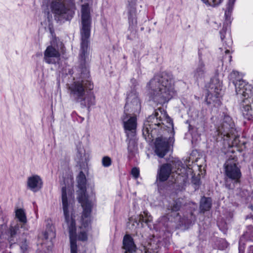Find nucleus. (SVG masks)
Returning <instances> with one entry per match:
<instances>
[{"label":"nucleus","instance_id":"bb28decb","mask_svg":"<svg viewBox=\"0 0 253 253\" xmlns=\"http://www.w3.org/2000/svg\"><path fill=\"white\" fill-rule=\"evenodd\" d=\"M127 150L129 156L133 157L137 147L136 140L135 136L133 137L129 136V137H127Z\"/></svg>","mask_w":253,"mask_h":253},{"label":"nucleus","instance_id":"09e8293b","mask_svg":"<svg viewBox=\"0 0 253 253\" xmlns=\"http://www.w3.org/2000/svg\"><path fill=\"white\" fill-rule=\"evenodd\" d=\"M228 217L230 218V219H232L233 217V214L232 213H231V212H229L228 213Z\"/></svg>","mask_w":253,"mask_h":253},{"label":"nucleus","instance_id":"c03bdc74","mask_svg":"<svg viewBox=\"0 0 253 253\" xmlns=\"http://www.w3.org/2000/svg\"><path fill=\"white\" fill-rule=\"evenodd\" d=\"M179 169V168H178L177 169V171H176L178 174H184V173H186V169H185V168L184 167L181 166V168L180 169V172H178Z\"/></svg>","mask_w":253,"mask_h":253},{"label":"nucleus","instance_id":"6ab92c4d","mask_svg":"<svg viewBox=\"0 0 253 253\" xmlns=\"http://www.w3.org/2000/svg\"><path fill=\"white\" fill-rule=\"evenodd\" d=\"M60 56V54L58 50L51 45L47 46L44 52V59L48 64H56V62L55 59L51 58H59Z\"/></svg>","mask_w":253,"mask_h":253},{"label":"nucleus","instance_id":"79ce46f5","mask_svg":"<svg viewBox=\"0 0 253 253\" xmlns=\"http://www.w3.org/2000/svg\"><path fill=\"white\" fill-rule=\"evenodd\" d=\"M28 244L27 243V240L26 239H24V241H22L21 243H20V248L21 249V250L23 251V252H25L26 251H27V249H28Z\"/></svg>","mask_w":253,"mask_h":253},{"label":"nucleus","instance_id":"864d4df0","mask_svg":"<svg viewBox=\"0 0 253 253\" xmlns=\"http://www.w3.org/2000/svg\"><path fill=\"white\" fill-rule=\"evenodd\" d=\"M230 53V50H229V49H227L225 50V54H228V53Z\"/></svg>","mask_w":253,"mask_h":253},{"label":"nucleus","instance_id":"ea45409f","mask_svg":"<svg viewBox=\"0 0 253 253\" xmlns=\"http://www.w3.org/2000/svg\"><path fill=\"white\" fill-rule=\"evenodd\" d=\"M239 253H244L245 252V243L242 242V238L239 242Z\"/></svg>","mask_w":253,"mask_h":253},{"label":"nucleus","instance_id":"9d476101","mask_svg":"<svg viewBox=\"0 0 253 253\" xmlns=\"http://www.w3.org/2000/svg\"><path fill=\"white\" fill-rule=\"evenodd\" d=\"M141 101L138 96V93L135 90L130 91L127 94L126 98L124 110V118L139 114L141 111Z\"/></svg>","mask_w":253,"mask_h":253},{"label":"nucleus","instance_id":"603ef678","mask_svg":"<svg viewBox=\"0 0 253 253\" xmlns=\"http://www.w3.org/2000/svg\"><path fill=\"white\" fill-rule=\"evenodd\" d=\"M68 195H69V196H70L71 197H72V191L70 192V191H69Z\"/></svg>","mask_w":253,"mask_h":253},{"label":"nucleus","instance_id":"f3484780","mask_svg":"<svg viewBox=\"0 0 253 253\" xmlns=\"http://www.w3.org/2000/svg\"><path fill=\"white\" fill-rule=\"evenodd\" d=\"M42 185V180L38 175H32L28 177L27 179V188L34 192H37L40 190Z\"/></svg>","mask_w":253,"mask_h":253},{"label":"nucleus","instance_id":"7c9ffc66","mask_svg":"<svg viewBox=\"0 0 253 253\" xmlns=\"http://www.w3.org/2000/svg\"><path fill=\"white\" fill-rule=\"evenodd\" d=\"M205 4L209 6L216 7L218 6L223 0H201Z\"/></svg>","mask_w":253,"mask_h":253},{"label":"nucleus","instance_id":"a19ab883","mask_svg":"<svg viewBox=\"0 0 253 253\" xmlns=\"http://www.w3.org/2000/svg\"><path fill=\"white\" fill-rule=\"evenodd\" d=\"M130 82L131 84V91L133 90H136V87L138 85V84L137 82V81L134 79H131L130 80Z\"/></svg>","mask_w":253,"mask_h":253},{"label":"nucleus","instance_id":"37998d69","mask_svg":"<svg viewBox=\"0 0 253 253\" xmlns=\"http://www.w3.org/2000/svg\"><path fill=\"white\" fill-rule=\"evenodd\" d=\"M77 158L78 159V163L80 164L83 162V156L82 153L81 151H78L77 154Z\"/></svg>","mask_w":253,"mask_h":253},{"label":"nucleus","instance_id":"72a5a7b5","mask_svg":"<svg viewBox=\"0 0 253 253\" xmlns=\"http://www.w3.org/2000/svg\"><path fill=\"white\" fill-rule=\"evenodd\" d=\"M136 27H137V26L134 27L133 28L130 27V25H129L128 29H129V30L130 31L131 34H130V35H128L127 36V39L130 40V41H132L136 38V33H137V31L136 30Z\"/></svg>","mask_w":253,"mask_h":253},{"label":"nucleus","instance_id":"4c0bfd02","mask_svg":"<svg viewBox=\"0 0 253 253\" xmlns=\"http://www.w3.org/2000/svg\"><path fill=\"white\" fill-rule=\"evenodd\" d=\"M131 174L135 178H137L139 176V169L136 167H134L131 169Z\"/></svg>","mask_w":253,"mask_h":253},{"label":"nucleus","instance_id":"4be33fe9","mask_svg":"<svg viewBox=\"0 0 253 253\" xmlns=\"http://www.w3.org/2000/svg\"><path fill=\"white\" fill-rule=\"evenodd\" d=\"M123 248L125 250L124 253H131L137 248L134 244L133 239L129 234H126L123 240Z\"/></svg>","mask_w":253,"mask_h":253},{"label":"nucleus","instance_id":"f704fd0d","mask_svg":"<svg viewBox=\"0 0 253 253\" xmlns=\"http://www.w3.org/2000/svg\"><path fill=\"white\" fill-rule=\"evenodd\" d=\"M102 164L104 167H108L111 165L112 160L109 157L105 156L102 158Z\"/></svg>","mask_w":253,"mask_h":253},{"label":"nucleus","instance_id":"2f4dec72","mask_svg":"<svg viewBox=\"0 0 253 253\" xmlns=\"http://www.w3.org/2000/svg\"><path fill=\"white\" fill-rule=\"evenodd\" d=\"M191 182L194 186L195 190L198 189L201 184L200 175L198 174L197 176L194 175L192 177Z\"/></svg>","mask_w":253,"mask_h":253},{"label":"nucleus","instance_id":"cd10ccee","mask_svg":"<svg viewBox=\"0 0 253 253\" xmlns=\"http://www.w3.org/2000/svg\"><path fill=\"white\" fill-rule=\"evenodd\" d=\"M143 253H158L159 246L154 242L150 243L147 246H143Z\"/></svg>","mask_w":253,"mask_h":253},{"label":"nucleus","instance_id":"e433bc0d","mask_svg":"<svg viewBox=\"0 0 253 253\" xmlns=\"http://www.w3.org/2000/svg\"><path fill=\"white\" fill-rule=\"evenodd\" d=\"M138 219H135V222L137 225L139 224V222H141V223H142V222H145L148 224L150 222V220L149 218L146 219L143 215L141 214L138 216Z\"/></svg>","mask_w":253,"mask_h":253},{"label":"nucleus","instance_id":"1a4fd4ad","mask_svg":"<svg viewBox=\"0 0 253 253\" xmlns=\"http://www.w3.org/2000/svg\"><path fill=\"white\" fill-rule=\"evenodd\" d=\"M217 132V139L221 137V139L224 141L235 139L237 132L235 128V124L228 115L223 113V121L220 126H218Z\"/></svg>","mask_w":253,"mask_h":253},{"label":"nucleus","instance_id":"58836bf2","mask_svg":"<svg viewBox=\"0 0 253 253\" xmlns=\"http://www.w3.org/2000/svg\"><path fill=\"white\" fill-rule=\"evenodd\" d=\"M43 238L45 240H47L49 238V236L54 237V233L51 231L45 230L42 233Z\"/></svg>","mask_w":253,"mask_h":253},{"label":"nucleus","instance_id":"473e14b6","mask_svg":"<svg viewBox=\"0 0 253 253\" xmlns=\"http://www.w3.org/2000/svg\"><path fill=\"white\" fill-rule=\"evenodd\" d=\"M217 226L219 229L223 233H226L228 229V225L225 219L222 218L217 222Z\"/></svg>","mask_w":253,"mask_h":253},{"label":"nucleus","instance_id":"aec40b11","mask_svg":"<svg viewBox=\"0 0 253 253\" xmlns=\"http://www.w3.org/2000/svg\"><path fill=\"white\" fill-rule=\"evenodd\" d=\"M220 89L217 87L214 88L213 92L208 93L206 98V102L207 104H213L214 107H218L221 104L220 94Z\"/></svg>","mask_w":253,"mask_h":253},{"label":"nucleus","instance_id":"f03ea898","mask_svg":"<svg viewBox=\"0 0 253 253\" xmlns=\"http://www.w3.org/2000/svg\"><path fill=\"white\" fill-rule=\"evenodd\" d=\"M150 97L157 104L163 105L177 95L172 73L162 72L154 76L147 84Z\"/></svg>","mask_w":253,"mask_h":253},{"label":"nucleus","instance_id":"f257e3e1","mask_svg":"<svg viewBox=\"0 0 253 253\" xmlns=\"http://www.w3.org/2000/svg\"><path fill=\"white\" fill-rule=\"evenodd\" d=\"M84 50L82 51L79 66L76 70V80L67 84L70 99L76 103H80L82 108L88 109L95 104V96L91 91L93 84L90 80V71L85 64Z\"/></svg>","mask_w":253,"mask_h":253},{"label":"nucleus","instance_id":"20e7f679","mask_svg":"<svg viewBox=\"0 0 253 253\" xmlns=\"http://www.w3.org/2000/svg\"><path fill=\"white\" fill-rule=\"evenodd\" d=\"M229 78L230 82L235 86L236 93L239 101L244 103L249 98L252 97V103H253V86L241 79L239 76V72L237 71H232ZM243 105L242 112L243 116L248 120H251L253 118L252 113H253L251 106L249 104H243Z\"/></svg>","mask_w":253,"mask_h":253},{"label":"nucleus","instance_id":"39448f33","mask_svg":"<svg viewBox=\"0 0 253 253\" xmlns=\"http://www.w3.org/2000/svg\"><path fill=\"white\" fill-rule=\"evenodd\" d=\"M67 189V187H62L61 188L63 214L69 230L71 253H77L75 212L71 201L68 200Z\"/></svg>","mask_w":253,"mask_h":253},{"label":"nucleus","instance_id":"393cba45","mask_svg":"<svg viewBox=\"0 0 253 253\" xmlns=\"http://www.w3.org/2000/svg\"><path fill=\"white\" fill-rule=\"evenodd\" d=\"M78 187L81 191L80 195H85L86 179L84 173L81 171L77 177Z\"/></svg>","mask_w":253,"mask_h":253},{"label":"nucleus","instance_id":"a18cd8bd","mask_svg":"<svg viewBox=\"0 0 253 253\" xmlns=\"http://www.w3.org/2000/svg\"><path fill=\"white\" fill-rule=\"evenodd\" d=\"M219 242L222 244V248L223 249L224 248H226L228 246V243L223 239L220 240Z\"/></svg>","mask_w":253,"mask_h":253},{"label":"nucleus","instance_id":"c756f323","mask_svg":"<svg viewBox=\"0 0 253 253\" xmlns=\"http://www.w3.org/2000/svg\"><path fill=\"white\" fill-rule=\"evenodd\" d=\"M16 216L21 222L23 223H26L27 218L26 214L23 209H19L16 211Z\"/></svg>","mask_w":253,"mask_h":253},{"label":"nucleus","instance_id":"7ed1b4c3","mask_svg":"<svg viewBox=\"0 0 253 253\" xmlns=\"http://www.w3.org/2000/svg\"><path fill=\"white\" fill-rule=\"evenodd\" d=\"M91 17L90 15V8L89 4L86 3L82 5L81 9V22L82 28L81 29V48L80 50V53L79 55L78 65L75 66L74 68L69 69L68 74L72 75L73 74L76 76V68L79 66L80 60L81 59V55L83 50H84V60L86 65L87 66L88 69L89 70V66L88 62V58L89 55V38L90 35V30L91 25ZM76 77H73L74 81H76Z\"/></svg>","mask_w":253,"mask_h":253},{"label":"nucleus","instance_id":"6e6d98bb","mask_svg":"<svg viewBox=\"0 0 253 253\" xmlns=\"http://www.w3.org/2000/svg\"><path fill=\"white\" fill-rule=\"evenodd\" d=\"M229 61H231V58H232V56H231V55H229Z\"/></svg>","mask_w":253,"mask_h":253},{"label":"nucleus","instance_id":"13d9d810","mask_svg":"<svg viewBox=\"0 0 253 253\" xmlns=\"http://www.w3.org/2000/svg\"><path fill=\"white\" fill-rule=\"evenodd\" d=\"M191 127H192V126L190 125H189V129H190Z\"/></svg>","mask_w":253,"mask_h":253},{"label":"nucleus","instance_id":"2eb2a0df","mask_svg":"<svg viewBox=\"0 0 253 253\" xmlns=\"http://www.w3.org/2000/svg\"><path fill=\"white\" fill-rule=\"evenodd\" d=\"M136 116L132 115L125 119L123 115L121 117L127 137L135 136L137 126Z\"/></svg>","mask_w":253,"mask_h":253},{"label":"nucleus","instance_id":"c85d7f7f","mask_svg":"<svg viewBox=\"0 0 253 253\" xmlns=\"http://www.w3.org/2000/svg\"><path fill=\"white\" fill-rule=\"evenodd\" d=\"M241 238L253 242V226L251 225L247 226L246 231L243 234Z\"/></svg>","mask_w":253,"mask_h":253},{"label":"nucleus","instance_id":"49530a36","mask_svg":"<svg viewBox=\"0 0 253 253\" xmlns=\"http://www.w3.org/2000/svg\"><path fill=\"white\" fill-rule=\"evenodd\" d=\"M131 253H143L142 249H137L132 252Z\"/></svg>","mask_w":253,"mask_h":253},{"label":"nucleus","instance_id":"4d7b16f0","mask_svg":"<svg viewBox=\"0 0 253 253\" xmlns=\"http://www.w3.org/2000/svg\"><path fill=\"white\" fill-rule=\"evenodd\" d=\"M39 253H46L45 252L41 251Z\"/></svg>","mask_w":253,"mask_h":253},{"label":"nucleus","instance_id":"5fc2aeb1","mask_svg":"<svg viewBox=\"0 0 253 253\" xmlns=\"http://www.w3.org/2000/svg\"><path fill=\"white\" fill-rule=\"evenodd\" d=\"M247 218H252L253 219V215H251L250 217L248 215Z\"/></svg>","mask_w":253,"mask_h":253},{"label":"nucleus","instance_id":"bf43d9fd","mask_svg":"<svg viewBox=\"0 0 253 253\" xmlns=\"http://www.w3.org/2000/svg\"><path fill=\"white\" fill-rule=\"evenodd\" d=\"M50 31L51 33H52V30L51 29H50Z\"/></svg>","mask_w":253,"mask_h":253},{"label":"nucleus","instance_id":"b1692460","mask_svg":"<svg viewBox=\"0 0 253 253\" xmlns=\"http://www.w3.org/2000/svg\"><path fill=\"white\" fill-rule=\"evenodd\" d=\"M169 216L170 214L169 212L167 215L161 217L159 222L160 225L163 226L168 232H170L174 227V222L169 219Z\"/></svg>","mask_w":253,"mask_h":253},{"label":"nucleus","instance_id":"423d86ee","mask_svg":"<svg viewBox=\"0 0 253 253\" xmlns=\"http://www.w3.org/2000/svg\"><path fill=\"white\" fill-rule=\"evenodd\" d=\"M50 8L55 20L60 23L70 21L77 9L75 0H53Z\"/></svg>","mask_w":253,"mask_h":253},{"label":"nucleus","instance_id":"dca6fc26","mask_svg":"<svg viewBox=\"0 0 253 253\" xmlns=\"http://www.w3.org/2000/svg\"><path fill=\"white\" fill-rule=\"evenodd\" d=\"M136 2L137 0H127L126 5L128 23L132 28L137 25Z\"/></svg>","mask_w":253,"mask_h":253},{"label":"nucleus","instance_id":"0eeeda50","mask_svg":"<svg viewBox=\"0 0 253 253\" xmlns=\"http://www.w3.org/2000/svg\"><path fill=\"white\" fill-rule=\"evenodd\" d=\"M237 161L236 156H231L223 166L224 185L229 190L234 189L241 182L242 173Z\"/></svg>","mask_w":253,"mask_h":253},{"label":"nucleus","instance_id":"ddd939ff","mask_svg":"<svg viewBox=\"0 0 253 253\" xmlns=\"http://www.w3.org/2000/svg\"><path fill=\"white\" fill-rule=\"evenodd\" d=\"M235 1L236 0H228L226 4V8L224 13L225 19L223 24V27L219 32L220 39L222 41H223L225 37V35L228 28L230 27L232 22L231 17Z\"/></svg>","mask_w":253,"mask_h":253},{"label":"nucleus","instance_id":"3c124183","mask_svg":"<svg viewBox=\"0 0 253 253\" xmlns=\"http://www.w3.org/2000/svg\"><path fill=\"white\" fill-rule=\"evenodd\" d=\"M177 164L178 166H180L182 165V162L179 161L177 162Z\"/></svg>","mask_w":253,"mask_h":253},{"label":"nucleus","instance_id":"de8ad7c7","mask_svg":"<svg viewBox=\"0 0 253 253\" xmlns=\"http://www.w3.org/2000/svg\"><path fill=\"white\" fill-rule=\"evenodd\" d=\"M83 225L84 227H87L88 226V223L87 221H84L83 220Z\"/></svg>","mask_w":253,"mask_h":253},{"label":"nucleus","instance_id":"9b49d317","mask_svg":"<svg viewBox=\"0 0 253 253\" xmlns=\"http://www.w3.org/2000/svg\"><path fill=\"white\" fill-rule=\"evenodd\" d=\"M172 166L170 163L164 164L158 169L155 184L161 195H164L169 186L167 180L172 172Z\"/></svg>","mask_w":253,"mask_h":253},{"label":"nucleus","instance_id":"a878e982","mask_svg":"<svg viewBox=\"0 0 253 253\" xmlns=\"http://www.w3.org/2000/svg\"><path fill=\"white\" fill-rule=\"evenodd\" d=\"M212 200L210 197L203 196L200 202V210L201 212L204 213L209 211L211 208Z\"/></svg>","mask_w":253,"mask_h":253},{"label":"nucleus","instance_id":"f8f14e48","mask_svg":"<svg viewBox=\"0 0 253 253\" xmlns=\"http://www.w3.org/2000/svg\"><path fill=\"white\" fill-rule=\"evenodd\" d=\"M173 140V138L158 137L155 142V152L160 158H164L169 151L170 149V142Z\"/></svg>","mask_w":253,"mask_h":253},{"label":"nucleus","instance_id":"412c9836","mask_svg":"<svg viewBox=\"0 0 253 253\" xmlns=\"http://www.w3.org/2000/svg\"><path fill=\"white\" fill-rule=\"evenodd\" d=\"M78 199L79 203H81L83 208L82 215V218L88 217L91 211V202L88 200L86 195H79Z\"/></svg>","mask_w":253,"mask_h":253},{"label":"nucleus","instance_id":"c9c22d12","mask_svg":"<svg viewBox=\"0 0 253 253\" xmlns=\"http://www.w3.org/2000/svg\"><path fill=\"white\" fill-rule=\"evenodd\" d=\"M78 240L81 241H86L87 240V234L86 231H81L78 235Z\"/></svg>","mask_w":253,"mask_h":253},{"label":"nucleus","instance_id":"6e6552de","mask_svg":"<svg viewBox=\"0 0 253 253\" xmlns=\"http://www.w3.org/2000/svg\"><path fill=\"white\" fill-rule=\"evenodd\" d=\"M162 109V108L158 109L161 112L160 116H159L157 110H155L154 113L149 116L144 124V126L142 130V134L145 138L148 141L153 139L159 130L157 127H159L160 125L163 124L162 115L163 116V117H166L167 122L173 126L172 120L168 116L166 112H164L163 113Z\"/></svg>","mask_w":253,"mask_h":253},{"label":"nucleus","instance_id":"8fccbe9b","mask_svg":"<svg viewBox=\"0 0 253 253\" xmlns=\"http://www.w3.org/2000/svg\"><path fill=\"white\" fill-rule=\"evenodd\" d=\"M249 253H253V247L250 248Z\"/></svg>","mask_w":253,"mask_h":253},{"label":"nucleus","instance_id":"5701e85b","mask_svg":"<svg viewBox=\"0 0 253 253\" xmlns=\"http://www.w3.org/2000/svg\"><path fill=\"white\" fill-rule=\"evenodd\" d=\"M18 230V226H12L5 232V234H2L0 238H1L2 236V238L6 239L10 244H15L17 242L16 236Z\"/></svg>","mask_w":253,"mask_h":253},{"label":"nucleus","instance_id":"a211bd4d","mask_svg":"<svg viewBox=\"0 0 253 253\" xmlns=\"http://www.w3.org/2000/svg\"><path fill=\"white\" fill-rule=\"evenodd\" d=\"M183 206V204L179 199H177L170 202L168 206L167 209L169 211L170 216H174V218L177 220L181 218L179 213L178 212Z\"/></svg>","mask_w":253,"mask_h":253},{"label":"nucleus","instance_id":"4468645a","mask_svg":"<svg viewBox=\"0 0 253 253\" xmlns=\"http://www.w3.org/2000/svg\"><path fill=\"white\" fill-rule=\"evenodd\" d=\"M205 52L203 49H199L198 50V61L196 63L192 72L193 78L197 81L204 79L207 73L206 65L203 59V56Z\"/></svg>","mask_w":253,"mask_h":253}]
</instances>
